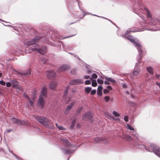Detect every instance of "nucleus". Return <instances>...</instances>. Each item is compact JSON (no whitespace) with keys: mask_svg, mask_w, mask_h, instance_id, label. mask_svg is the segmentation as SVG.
Masks as SVG:
<instances>
[{"mask_svg":"<svg viewBox=\"0 0 160 160\" xmlns=\"http://www.w3.org/2000/svg\"><path fill=\"white\" fill-rule=\"evenodd\" d=\"M156 77L160 80V75H158L157 74L156 75Z\"/></svg>","mask_w":160,"mask_h":160,"instance_id":"13d9d810","label":"nucleus"},{"mask_svg":"<svg viewBox=\"0 0 160 160\" xmlns=\"http://www.w3.org/2000/svg\"><path fill=\"white\" fill-rule=\"evenodd\" d=\"M92 115L90 112H86L82 117V119L84 120H88L91 119Z\"/></svg>","mask_w":160,"mask_h":160,"instance_id":"9b49d317","label":"nucleus"},{"mask_svg":"<svg viewBox=\"0 0 160 160\" xmlns=\"http://www.w3.org/2000/svg\"><path fill=\"white\" fill-rule=\"evenodd\" d=\"M19 73L24 77H29L31 74V72L29 71L28 72H19Z\"/></svg>","mask_w":160,"mask_h":160,"instance_id":"a211bd4d","label":"nucleus"},{"mask_svg":"<svg viewBox=\"0 0 160 160\" xmlns=\"http://www.w3.org/2000/svg\"><path fill=\"white\" fill-rule=\"evenodd\" d=\"M76 122V118H74L72 121V123H71V129H73L74 126H75V124Z\"/></svg>","mask_w":160,"mask_h":160,"instance_id":"4be33fe9","label":"nucleus"},{"mask_svg":"<svg viewBox=\"0 0 160 160\" xmlns=\"http://www.w3.org/2000/svg\"><path fill=\"white\" fill-rule=\"evenodd\" d=\"M140 9H143L145 10V12L147 13V16L150 19L151 18V15L150 14V12H149L148 10L146 8L144 7V6H142V5H139Z\"/></svg>","mask_w":160,"mask_h":160,"instance_id":"ddd939ff","label":"nucleus"},{"mask_svg":"<svg viewBox=\"0 0 160 160\" xmlns=\"http://www.w3.org/2000/svg\"><path fill=\"white\" fill-rule=\"evenodd\" d=\"M0 84L2 85H5V82L1 80L0 81Z\"/></svg>","mask_w":160,"mask_h":160,"instance_id":"49530a36","label":"nucleus"},{"mask_svg":"<svg viewBox=\"0 0 160 160\" xmlns=\"http://www.w3.org/2000/svg\"><path fill=\"white\" fill-rule=\"evenodd\" d=\"M68 87L66 88L65 90V92H67L68 93Z\"/></svg>","mask_w":160,"mask_h":160,"instance_id":"bf43d9fd","label":"nucleus"},{"mask_svg":"<svg viewBox=\"0 0 160 160\" xmlns=\"http://www.w3.org/2000/svg\"><path fill=\"white\" fill-rule=\"evenodd\" d=\"M57 86V84L55 82H51L49 85V88L52 89H54L56 88Z\"/></svg>","mask_w":160,"mask_h":160,"instance_id":"2eb2a0df","label":"nucleus"},{"mask_svg":"<svg viewBox=\"0 0 160 160\" xmlns=\"http://www.w3.org/2000/svg\"><path fill=\"white\" fill-rule=\"evenodd\" d=\"M35 119L38 122L42 123L47 128L52 129H54L55 128L52 122L47 118L37 116L35 117Z\"/></svg>","mask_w":160,"mask_h":160,"instance_id":"20e7f679","label":"nucleus"},{"mask_svg":"<svg viewBox=\"0 0 160 160\" xmlns=\"http://www.w3.org/2000/svg\"><path fill=\"white\" fill-rule=\"evenodd\" d=\"M123 137L125 139L128 141H130L132 139V138L128 134H124Z\"/></svg>","mask_w":160,"mask_h":160,"instance_id":"dca6fc26","label":"nucleus"},{"mask_svg":"<svg viewBox=\"0 0 160 160\" xmlns=\"http://www.w3.org/2000/svg\"><path fill=\"white\" fill-rule=\"evenodd\" d=\"M146 70L149 74L152 75L154 72L153 68L151 67H148L146 68Z\"/></svg>","mask_w":160,"mask_h":160,"instance_id":"4468645a","label":"nucleus"},{"mask_svg":"<svg viewBox=\"0 0 160 160\" xmlns=\"http://www.w3.org/2000/svg\"><path fill=\"white\" fill-rule=\"evenodd\" d=\"M25 122L23 120H21L20 119H18L17 124H20L21 125H23L25 124Z\"/></svg>","mask_w":160,"mask_h":160,"instance_id":"5701e85b","label":"nucleus"},{"mask_svg":"<svg viewBox=\"0 0 160 160\" xmlns=\"http://www.w3.org/2000/svg\"><path fill=\"white\" fill-rule=\"evenodd\" d=\"M97 84L96 80H93L92 81V85L94 87H96Z\"/></svg>","mask_w":160,"mask_h":160,"instance_id":"393cba45","label":"nucleus"},{"mask_svg":"<svg viewBox=\"0 0 160 160\" xmlns=\"http://www.w3.org/2000/svg\"><path fill=\"white\" fill-rule=\"evenodd\" d=\"M28 100L29 103L30 104V106L31 107H33V102H34V99H33V101H32L30 100V99H29V100Z\"/></svg>","mask_w":160,"mask_h":160,"instance_id":"7c9ffc66","label":"nucleus"},{"mask_svg":"<svg viewBox=\"0 0 160 160\" xmlns=\"http://www.w3.org/2000/svg\"><path fill=\"white\" fill-rule=\"evenodd\" d=\"M105 116L107 118L109 119H111V118H112V116H111L108 114H106Z\"/></svg>","mask_w":160,"mask_h":160,"instance_id":"a19ab883","label":"nucleus"},{"mask_svg":"<svg viewBox=\"0 0 160 160\" xmlns=\"http://www.w3.org/2000/svg\"><path fill=\"white\" fill-rule=\"evenodd\" d=\"M83 79H88L89 78V76H85L83 77Z\"/></svg>","mask_w":160,"mask_h":160,"instance_id":"3c124183","label":"nucleus"},{"mask_svg":"<svg viewBox=\"0 0 160 160\" xmlns=\"http://www.w3.org/2000/svg\"><path fill=\"white\" fill-rule=\"evenodd\" d=\"M46 74L48 78H54L56 76V74L55 72L52 70L47 71L46 73Z\"/></svg>","mask_w":160,"mask_h":160,"instance_id":"f8f14e48","label":"nucleus"},{"mask_svg":"<svg viewBox=\"0 0 160 160\" xmlns=\"http://www.w3.org/2000/svg\"><path fill=\"white\" fill-rule=\"evenodd\" d=\"M139 58V55L138 59V62L136 63L135 68L133 71L132 72V74L135 76L138 75L140 73L141 71L140 66H139L138 63L140 62V59L141 58Z\"/></svg>","mask_w":160,"mask_h":160,"instance_id":"423d86ee","label":"nucleus"},{"mask_svg":"<svg viewBox=\"0 0 160 160\" xmlns=\"http://www.w3.org/2000/svg\"><path fill=\"white\" fill-rule=\"evenodd\" d=\"M47 88L46 87H44L42 89L41 94L39 96V99L38 101L37 105L38 106L43 108L44 105V100L43 98L46 96Z\"/></svg>","mask_w":160,"mask_h":160,"instance_id":"39448f33","label":"nucleus"},{"mask_svg":"<svg viewBox=\"0 0 160 160\" xmlns=\"http://www.w3.org/2000/svg\"><path fill=\"white\" fill-rule=\"evenodd\" d=\"M74 35H73L71 36H68L67 37H62L60 36H56V38H58V39H62L69 38V37H72V36H73Z\"/></svg>","mask_w":160,"mask_h":160,"instance_id":"cd10ccee","label":"nucleus"},{"mask_svg":"<svg viewBox=\"0 0 160 160\" xmlns=\"http://www.w3.org/2000/svg\"><path fill=\"white\" fill-rule=\"evenodd\" d=\"M60 130H65L66 129L65 128L63 127L62 126H58V128Z\"/></svg>","mask_w":160,"mask_h":160,"instance_id":"e433bc0d","label":"nucleus"},{"mask_svg":"<svg viewBox=\"0 0 160 160\" xmlns=\"http://www.w3.org/2000/svg\"><path fill=\"white\" fill-rule=\"evenodd\" d=\"M103 92L104 93H107L109 92V90L107 89H104L103 91Z\"/></svg>","mask_w":160,"mask_h":160,"instance_id":"de8ad7c7","label":"nucleus"},{"mask_svg":"<svg viewBox=\"0 0 160 160\" xmlns=\"http://www.w3.org/2000/svg\"><path fill=\"white\" fill-rule=\"evenodd\" d=\"M6 84L7 87H10L11 86V83L9 82H7Z\"/></svg>","mask_w":160,"mask_h":160,"instance_id":"09e8293b","label":"nucleus"},{"mask_svg":"<svg viewBox=\"0 0 160 160\" xmlns=\"http://www.w3.org/2000/svg\"><path fill=\"white\" fill-rule=\"evenodd\" d=\"M138 16L142 20H143L145 22H146V20H145L144 17L142 15L139 14H138Z\"/></svg>","mask_w":160,"mask_h":160,"instance_id":"f704fd0d","label":"nucleus"},{"mask_svg":"<svg viewBox=\"0 0 160 160\" xmlns=\"http://www.w3.org/2000/svg\"><path fill=\"white\" fill-rule=\"evenodd\" d=\"M114 119L115 120H119L120 118H117Z\"/></svg>","mask_w":160,"mask_h":160,"instance_id":"338daca9","label":"nucleus"},{"mask_svg":"<svg viewBox=\"0 0 160 160\" xmlns=\"http://www.w3.org/2000/svg\"><path fill=\"white\" fill-rule=\"evenodd\" d=\"M107 88L108 89H109V90H112V88L111 86H108L107 87Z\"/></svg>","mask_w":160,"mask_h":160,"instance_id":"864d4df0","label":"nucleus"},{"mask_svg":"<svg viewBox=\"0 0 160 160\" xmlns=\"http://www.w3.org/2000/svg\"><path fill=\"white\" fill-rule=\"evenodd\" d=\"M127 128L132 131L134 130V128L128 124L127 125Z\"/></svg>","mask_w":160,"mask_h":160,"instance_id":"2f4dec72","label":"nucleus"},{"mask_svg":"<svg viewBox=\"0 0 160 160\" xmlns=\"http://www.w3.org/2000/svg\"><path fill=\"white\" fill-rule=\"evenodd\" d=\"M70 66L67 64H63L57 70V71L58 73L61 72L65 71L68 70L70 68Z\"/></svg>","mask_w":160,"mask_h":160,"instance_id":"0eeeda50","label":"nucleus"},{"mask_svg":"<svg viewBox=\"0 0 160 160\" xmlns=\"http://www.w3.org/2000/svg\"><path fill=\"white\" fill-rule=\"evenodd\" d=\"M92 15H93V16H97V17H101V18H103L106 19L108 20V21H110V22H111V20H109V19H108L107 18H104V17H99V16H97V15H95V14H92Z\"/></svg>","mask_w":160,"mask_h":160,"instance_id":"8fccbe9b","label":"nucleus"},{"mask_svg":"<svg viewBox=\"0 0 160 160\" xmlns=\"http://www.w3.org/2000/svg\"><path fill=\"white\" fill-rule=\"evenodd\" d=\"M156 84L159 86V88H160V83L158 82H156Z\"/></svg>","mask_w":160,"mask_h":160,"instance_id":"052dcab7","label":"nucleus"},{"mask_svg":"<svg viewBox=\"0 0 160 160\" xmlns=\"http://www.w3.org/2000/svg\"><path fill=\"white\" fill-rule=\"evenodd\" d=\"M60 140L63 142V144L67 148H72V146L67 139L63 138H60Z\"/></svg>","mask_w":160,"mask_h":160,"instance_id":"9d476101","label":"nucleus"},{"mask_svg":"<svg viewBox=\"0 0 160 160\" xmlns=\"http://www.w3.org/2000/svg\"><path fill=\"white\" fill-rule=\"evenodd\" d=\"M91 84V82L89 80H86L85 82V85H89Z\"/></svg>","mask_w":160,"mask_h":160,"instance_id":"58836bf2","label":"nucleus"},{"mask_svg":"<svg viewBox=\"0 0 160 160\" xmlns=\"http://www.w3.org/2000/svg\"><path fill=\"white\" fill-rule=\"evenodd\" d=\"M87 72L88 74H90L92 73V72L90 70H88Z\"/></svg>","mask_w":160,"mask_h":160,"instance_id":"0e129e2a","label":"nucleus"},{"mask_svg":"<svg viewBox=\"0 0 160 160\" xmlns=\"http://www.w3.org/2000/svg\"><path fill=\"white\" fill-rule=\"evenodd\" d=\"M83 83V80L81 79H73L69 82V84L72 85H76Z\"/></svg>","mask_w":160,"mask_h":160,"instance_id":"1a4fd4ad","label":"nucleus"},{"mask_svg":"<svg viewBox=\"0 0 160 160\" xmlns=\"http://www.w3.org/2000/svg\"><path fill=\"white\" fill-rule=\"evenodd\" d=\"M76 72V69H74L73 70L71 71V73L72 74H75Z\"/></svg>","mask_w":160,"mask_h":160,"instance_id":"79ce46f5","label":"nucleus"},{"mask_svg":"<svg viewBox=\"0 0 160 160\" xmlns=\"http://www.w3.org/2000/svg\"><path fill=\"white\" fill-rule=\"evenodd\" d=\"M92 77L93 78L96 79V78H97L98 76L95 73H93L92 75Z\"/></svg>","mask_w":160,"mask_h":160,"instance_id":"4c0bfd02","label":"nucleus"},{"mask_svg":"<svg viewBox=\"0 0 160 160\" xmlns=\"http://www.w3.org/2000/svg\"><path fill=\"white\" fill-rule=\"evenodd\" d=\"M62 152L65 155H68L70 156L73 153L75 150H70V148L68 149H66L65 148H61Z\"/></svg>","mask_w":160,"mask_h":160,"instance_id":"6e6552de","label":"nucleus"},{"mask_svg":"<svg viewBox=\"0 0 160 160\" xmlns=\"http://www.w3.org/2000/svg\"><path fill=\"white\" fill-rule=\"evenodd\" d=\"M151 23H152V24L153 25H155V24H156V23L155 22H150Z\"/></svg>","mask_w":160,"mask_h":160,"instance_id":"69168bd1","label":"nucleus"},{"mask_svg":"<svg viewBox=\"0 0 160 160\" xmlns=\"http://www.w3.org/2000/svg\"><path fill=\"white\" fill-rule=\"evenodd\" d=\"M104 84L106 85H109L110 84V82L109 81L106 80L104 82Z\"/></svg>","mask_w":160,"mask_h":160,"instance_id":"603ef678","label":"nucleus"},{"mask_svg":"<svg viewBox=\"0 0 160 160\" xmlns=\"http://www.w3.org/2000/svg\"><path fill=\"white\" fill-rule=\"evenodd\" d=\"M74 56L75 57H76L79 60V58L78 56H77L76 55H74Z\"/></svg>","mask_w":160,"mask_h":160,"instance_id":"774afa93","label":"nucleus"},{"mask_svg":"<svg viewBox=\"0 0 160 160\" xmlns=\"http://www.w3.org/2000/svg\"><path fill=\"white\" fill-rule=\"evenodd\" d=\"M112 114L115 117L120 116L119 114L115 111H113L112 112Z\"/></svg>","mask_w":160,"mask_h":160,"instance_id":"c85d7f7f","label":"nucleus"},{"mask_svg":"<svg viewBox=\"0 0 160 160\" xmlns=\"http://www.w3.org/2000/svg\"><path fill=\"white\" fill-rule=\"evenodd\" d=\"M96 92V90L95 89L93 90L91 92V94L92 95L94 94Z\"/></svg>","mask_w":160,"mask_h":160,"instance_id":"a18cd8bd","label":"nucleus"},{"mask_svg":"<svg viewBox=\"0 0 160 160\" xmlns=\"http://www.w3.org/2000/svg\"><path fill=\"white\" fill-rule=\"evenodd\" d=\"M136 32V31L129 28L126 31L124 34L121 35V36L122 37L125 38L134 44L136 48L138 51L140 57L139 58H142L143 55L145 54V50L143 49L137 38H135L132 36L128 35V34L130 32Z\"/></svg>","mask_w":160,"mask_h":160,"instance_id":"f03ea898","label":"nucleus"},{"mask_svg":"<svg viewBox=\"0 0 160 160\" xmlns=\"http://www.w3.org/2000/svg\"><path fill=\"white\" fill-rule=\"evenodd\" d=\"M24 95L26 98H27L28 100H29L30 98L27 95H26L25 94Z\"/></svg>","mask_w":160,"mask_h":160,"instance_id":"e2e57ef3","label":"nucleus"},{"mask_svg":"<svg viewBox=\"0 0 160 160\" xmlns=\"http://www.w3.org/2000/svg\"><path fill=\"white\" fill-rule=\"evenodd\" d=\"M12 131V129H8L6 130V132L8 133H9Z\"/></svg>","mask_w":160,"mask_h":160,"instance_id":"5fc2aeb1","label":"nucleus"},{"mask_svg":"<svg viewBox=\"0 0 160 160\" xmlns=\"http://www.w3.org/2000/svg\"><path fill=\"white\" fill-rule=\"evenodd\" d=\"M122 86L124 88H125L127 87V86L126 84L124 83L122 84Z\"/></svg>","mask_w":160,"mask_h":160,"instance_id":"680f3d73","label":"nucleus"},{"mask_svg":"<svg viewBox=\"0 0 160 160\" xmlns=\"http://www.w3.org/2000/svg\"><path fill=\"white\" fill-rule=\"evenodd\" d=\"M10 120L13 123L17 124L18 119L15 118H11Z\"/></svg>","mask_w":160,"mask_h":160,"instance_id":"bb28decb","label":"nucleus"},{"mask_svg":"<svg viewBox=\"0 0 160 160\" xmlns=\"http://www.w3.org/2000/svg\"><path fill=\"white\" fill-rule=\"evenodd\" d=\"M67 94H68V92H65L64 91V94H63V96H64V97L65 98H66V96H67Z\"/></svg>","mask_w":160,"mask_h":160,"instance_id":"6e6d98bb","label":"nucleus"},{"mask_svg":"<svg viewBox=\"0 0 160 160\" xmlns=\"http://www.w3.org/2000/svg\"><path fill=\"white\" fill-rule=\"evenodd\" d=\"M132 135L133 137V139L135 141V142L133 144L134 147L137 148H140L141 149H145L147 151L150 152H153L154 153L158 156L160 158V148L158 147L156 145L153 144H150L148 146L147 148L143 144H141L139 142L138 138V134L136 133V132H133Z\"/></svg>","mask_w":160,"mask_h":160,"instance_id":"f257e3e1","label":"nucleus"},{"mask_svg":"<svg viewBox=\"0 0 160 160\" xmlns=\"http://www.w3.org/2000/svg\"><path fill=\"white\" fill-rule=\"evenodd\" d=\"M97 82L100 84H102L103 83V81L102 80L99 78L97 79Z\"/></svg>","mask_w":160,"mask_h":160,"instance_id":"72a5a7b5","label":"nucleus"},{"mask_svg":"<svg viewBox=\"0 0 160 160\" xmlns=\"http://www.w3.org/2000/svg\"><path fill=\"white\" fill-rule=\"evenodd\" d=\"M102 87L101 85H99L98 86V91H102Z\"/></svg>","mask_w":160,"mask_h":160,"instance_id":"ea45409f","label":"nucleus"},{"mask_svg":"<svg viewBox=\"0 0 160 160\" xmlns=\"http://www.w3.org/2000/svg\"><path fill=\"white\" fill-rule=\"evenodd\" d=\"M104 99L106 102H108L110 98L109 97L106 96L104 97Z\"/></svg>","mask_w":160,"mask_h":160,"instance_id":"473e14b6","label":"nucleus"},{"mask_svg":"<svg viewBox=\"0 0 160 160\" xmlns=\"http://www.w3.org/2000/svg\"><path fill=\"white\" fill-rule=\"evenodd\" d=\"M8 150H9V151L10 152H11L12 153V154L14 155V156H15V157L17 158L18 159V160H22V159L20 158H19L18 156H17L16 154H14L13 153V152L12 151H11L9 149V148H8Z\"/></svg>","mask_w":160,"mask_h":160,"instance_id":"b1692460","label":"nucleus"},{"mask_svg":"<svg viewBox=\"0 0 160 160\" xmlns=\"http://www.w3.org/2000/svg\"><path fill=\"white\" fill-rule=\"evenodd\" d=\"M91 88L90 87H86L85 88V90L86 92L89 93L91 90Z\"/></svg>","mask_w":160,"mask_h":160,"instance_id":"a878e982","label":"nucleus"},{"mask_svg":"<svg viewBox=\"0 0 160 160\" xmlns=\"http://www.w3.org/2000/svg\"><path fill=\"white\" fill-rule=\"evenodd\" d=\"M124 120L126 122H128V117L127 116H126L124 117Z\"/></svg>","mask_w":160,"mask_h":160,"instance_id":"c03bdc74","label":"nucleus"},{"mask_svg":"<svg viewBox=\"0 0 160 160\" xmlns=\"http://www.w3.org/2000/svg\"><path fill=\"white\" fill-rule=\"evenodd\" d=\"M41 38V37L36 36L31 40L28 41L25 43L27 46H32L29 48V51H37L42 54H44L47 52V47L44 46L41 48H38L39 45L38 43V41Z\"/></svg>","mask_w":160,"mask_h":160,"instance_id":"7ed1b4c3","label":"nucleus"},{"mask_svg":"<svg viewBox=\"0 0 160 160\" xmlns=\"http://www.w3.org/2000/svg\"><path fill=\"white\" fill-rule=\"evenodd\" d=\"M77 1V2H78V7L80 8V9L82 11L83 13H84V15H83V17L82 18H81V19H82V18L86 15H88V14H90L88 12H84V11H82V10L81 9V8H80V3H81V2H80L78 0H76Z\"/></svg>","mask_w":160,"mask_h":160,"instance_id":"f3484780","label":"nucleus"},{"mask_svg":"<svg viewBox=\"0 0 160 160\" xmlns=\"http://www.w3.org/2000/svg\"><path fill=\"white\" fill-rule=\"evenodd\" d=\"M97 94L99 96H101L102 94V91H97Z\"/></svg>","mask_w":160,"mask_h":160,"instance_id":"37998d69","label":"nucleus"},{"mask_svg":"<svg viewBox=\"0 0 160 160\" xmlns=\"http://www.w3.org/2000/svg\"><path fill=\"white\" fill-rule=\"evenodd\" d=\"M94 140L95 142H99L101 141V138H99L96 137L95 138Z\"/></svg>","mask_w":160,"mask_h":160,"instance_id":"c9c22d12","label":"nucleus"},{"mask_svg":"<svg viewBox=\"0 0 160 160\" xmlns=\"http://www.w3.org/2000/svg\"><path fill=\"white\" fill-rule=\"evenodd\" d=\"M74 102H72L70 105H68L66 108V111L69 112L72 108V107L74 105Z\"/></svg>","mask_w":160,"mask_h":160,"instance_id":"6ab92c4d","label":"nucleus"},{"mask_svg":"<svg viewBox=\"0 0 160 160\" xmlns=\"http://www.w3.org/2000/svg\"><path fill=\"white\" fill-rule=\"evenodd\" d=\"M104 78L106 80L112 83H115L116 82V80H114V79H113L111 78H109L105 76L104 77Z\"/></svg>","mask_w":160,"mask_h":160,"instance_id":"aec40b11","label":"nucleus"},{"mask_svg":"<svg viewBox=\"0 0 160 160\" xmlns=\"http://www.w3.org/2000/svg\"><path fill=\"white\" fill-rule=\"evenodd\" d=\"M82 107L79 108L77 111L76 115H78L80 113L81 111L82 110Z\"/></svg>","mask_w":160,"mask_h":160,"instance_id":"c756f323","label":"nucleus"},{"mask_svg":"<svg viewBox=\"0 0 160 160\" xmlns=\"http://www.w3.org/2000/svg\"><path fill=\"white\" fill-rule=\"evenodd\" d=\"M7 26L10 27L11 28H12L13 29H14L15 30V27L14 26H12L11 25H7Z\"/></svg>","mask_w":160,"mask_h":160,"instance_id":"4d7b16f0","label":"nucleus"},{"mask_svg":"<svg viewBox=\"0 0 160 160\" xmlns=\"http://www.w3.org/2000/svg\"><path fill=\"white\" fill-rule=\"evenodd\" d=\"M12 86L15 87L16 88L21 91H23V88L20 86L16 84H13Z\"/></svg>","mask_w":160,"mask_h":160,"instance_id":"412c9836","label":"nucleus"}]
</instances>
